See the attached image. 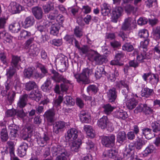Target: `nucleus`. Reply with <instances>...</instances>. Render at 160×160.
<instances>
[{
	"label": "nucleus",
	"mask_w": 160,
	"mask_h": 160,
	"mask_svg": "<svg viewBox=\"0 0 160 160\" xmlns=\"http://www.w3.org/2000/svg\"><path fill=\"white\" fill-rule=\"evenodd\" d=\"M78 50L81 55H87L89 52L90 51V52L92 51H93L92 49H90L87 45H83L82 47H80Z\"/></svg>",
	"instance_id": "de8ad7c7"
},
{
	"label": "nucleus",
	"mask_w": 160,
	"mask_h": 160,
	"mask_svg": "<svg viewBox=\"0 0 160 160\" xmlns=\"http://www.w3.org/2000/svg\"><path fill=\"white\" fill-rule=\"evenodd\" d=\"M138 104L137 101L134 98L130 99L126 103L128 108L132 110Z\"/></svg>",
	"instance_id": "e433bc0d"
},
{
	"label": "nucleus",
	"mask_w": 160,
	"mask_h": 160,
	"mask_svg": "<svg viewBox=\"0 0 160 160\" xmlns=\"http://www.w3.org/2000/svg\"><path fill=\"white\" fill-rule=\"evenodd\" d=\"M32 12L37 19L39 20L42 18L43 13L41 7L38 6L34 7L32 8Z\"/></svg>",
	"instance_id": "2eb2a0df"
},
{
	"label": "nucleus",
	"mask_w": 160,
	"mask_h": 160,
	"mask_svg": "<svg viewBox=\"0 0 160 160\" xmlns=\"http://www.w3.org/2000/svg\"><path fill=\"white\" fill-rule=\"evenodd\" d=\"M132 20L131 17H128L125 19L122 25L121 29L125 31L130 30L131 28V23Z\"/></svg>",
	"instance_id": "aec40b11"
},
{
	"label": "nucleus",
	"mask_w": 160,
	"mask_h": 160,
	"mask_svg": "<svg viewBox=\"0 0 160 160\" xmlns=\"http://www.w3.org/2000/svg\"><path fill=\"white\" fill-rule=\"evenodd\" d=\"M98 88L94 85H89L87 89V92L89 94L90 92H92L94 94H95L98 91Z\"/></svg>",
	"instance_id": "13d9d810"
},
{
	"label": "nucleus",
	"mask_w": 160,
	"mask_h": 160,
	"mask_svg": "<svg viewBox=\"0 0 160 160\" xmlns=\"http://www.w3.org/2000/svg\"><path fill=\"white\" fill-rule=\"evenodd\" d=\"M118 154V151L115 149L111 148L103 153V155L104 157H107L109 158H114Z\"/></svg>",
	"instance_id": "4be33fe9"
},
{
	"label": "nucleus",
	"mask_w": 160,
	"mask_h": 160,
	"mask_svg": "<svg viewBox=\"0 0 160 160\" xmlns=\"http://www.w3.org/2000/svg\"><path fill=\"white\" fill-rule=\"evenodd\" d=\"M142 134L146 139H150L155 136L151 129L146 128L142 129Z\"/></svg>",
	"instance_id": "c85d7f7f"
},
{
	"label": "nucleus",
	"mask_w": 160,
	"mask_h": 160,
	"mask_svg": "<svg viewBox=\"0 0 160 160\" xmlns=\"http://www.w3.org/2000/svg\"><path fill=\"white\" fill-rule=\"evenodd\" d=\"M155 148L152 145H149L143 151V155L145 156L153 152Z\"/></svg>",
	"instance_id": "864d4df0"
},
{
	"label": "nucleus",
	"mask_w": 160,
	"mask_h": 160,
	"mask_svg": "<svg viewBox=\"0 0 160 160\" xmlns=\"http://www.w3.org/2000/svg\"><path fill=\"white\" fill-rule=\"evenodd\" d=\"M74 33L77 37L80 38L82 35V29L79 26H76L74 29Z\"/></svg>",
	"instance_id": "69168bd1"
},
{
	"label": "nucleus",
	"mask_w": 160,
	"mask_h": 160,
	"mask_svg": "<svg viewBox=\"0 0 160 160\" xmlns=\"http://www.w3.org/2000/svg\"><path fill=\"white\" fill-rule=\"evenodd\" d=\"M154 93V90L153 89L146 87L143 88L142 89L141 95L142 97L148 98L152 95Z\"/></svg>",
	"instance_id": "473e14b6"
},
{
	"label": "nucleus",
	"mask_w": 160,
	"mask_h": 160,
	"mask_svg": "<svg viewBox=\"0 0 160 160\" xmlns=\"http://www.w3.org/2000/svg\"><path fill=\"white\" fill-rule=\"evenodd\" d=\"M145 144V142L144 141L140 138H139L137 141V142L135 144V147L136 149L139 150Z\"/></svg>",
	"instance_id": "bf43d9fd"
},
{
	"label": "nucleus",
	"mask_w": 160,
	"mask_h": 160,
	"mask_svg": "<svg viewBox=\"0 0 160 160\" xmlns=\"http://www.w3.org/2000/svg\"><path fill=\"white\" fill-rule=\"evenodd\" d=\"M51 73L53 75L51 76V79L55 82H59L61 81L64 83H69L70 81L64 78L63 76L60 75L58 72L54 69L51 70Z\"/></svg>",
	"instance_id": "6e6552de"
},
{
	"label": "nucleus",
	"mask_w": 160,
	"mask_h": 160,
	"mask_svg": "<svg viewBox=\"0 0 160 160\" xmlns=\"http://www.w3.org/2000/svg\"><path fill=\"white\" fill-rule=\"evenodd\" d=\"M148 58V55L146 52H144L141 53L140 54L138 55L137 57V59L138 61L140 62H144V60L147 59Z\"/></svg>",
	"instance_id": "6e6d98bb"
},
{
	"label": "nucleus",
	"mask_w": 160,
	"mask_h": 160,
	"mask_svg": "<svg viewBox=\"0 0 160 160\" xmlns=\"http://www.w3.org/2000/svg\"><path fill=\"white\" fill-rule=\"evenodd\" d=\"M50 33L53 35L56 36L58 34L59 30V27L57 24H53L50 25Z\"/></svg>",
	"instance_id": "37998d69"
},
{
	"label": "nucleus",
	"mask_w": 160,
	"mask_h": 160,
	"mask_svg": "<svg viewBox=\"0 0 160 160\" xmlns=\"http://www.w3.org/2000/svg\"><path fill=\"white\" fill-rule=\"evenodd\" d=\"M33 69L32 68L29 67L25 69L24 71V75L26 78H30L33 73Z\"/></svg>",
	"instance_id": "4d7b16f0"
},
{
	"label": "nucleus",
	"mask_w": 160,
	"mask_h": 160,
	"mask_svg": "<svg viewBox=\"0 0 160 160\" xmlns=\"http://www.w3.org/2000/svg\"><path fill=\"white\" fill-rule=\"evenodd\" d=\"M138 36L141 38L144 39L147 38L148 36V31L146 29H142L139 31Z\"/></svg>",
	"instance_id": "680f3d73"
},
{
	"label": "nucleus",
	"mask_w": 160,
	"mask_h": 160,
	"mask_svg": "<svg viewBox=\"0 0 160 160\" xmlns=\"http://www.w3.org/2000/svg\"><path fill=\"white\" fill-rule=\"evenodd\" d=\"M31 33L28 31L22 30L20 32L19 37L21 39H26L32 37Z\"/></svg>",
	"instance_id": "58836bf2"
},
{
	"label": "nucleus",
	"mask_w": 160,
	"mask_h": 160,
	"mask_svg": "<svg viewBox=\"0 0 160 160\" xmlns=\"http://www.w3.org/2000/svg\"><path fill=\"white\" fill-rule=\"evenodd\" d=\"M9 11L12 14L19 13L22 10V7L15 2H12L8 6Z\"/></svg>",
	"instance_id": "9b49d317"
},
{
	"label": "nucleus",
	"mask_w": 160,
	"mask_h": 160,
	"mask_svg": "<svg viewBox=\"0 0 160 160\" xmlns=\"http://www.w3.org/2000/svg\"><path fill=\"white\" fill-rule=\"evenodd\" d=\"M150 40L148 39H145L144 41L140 42V49L144 52H146L147 51V47L148 45Z\"/></svg>",
	"instance_id": "c03bdc74"
},
{
	"label": "nucleus",
	"mask_w": 160,
	"mask_h": 160,
	"mask_svg": "<svg viewBox=\"0 0 160 160\" xmlns=\"http://www.w3.org/2000/svg\"><path fill=\"white\" fill-rule=\"evenodd\" d=\"M117 92L115 88L109 89L107 92V97L109 102H114L117 97Z\"/></svg>",
	"instance_id": "4468645a"
},
{
	"label": "nucleus",
	"mask_w": 160,
	"mask_h": 160,
	"mask_svg": "<svg viewBox=\"0 0 160 160\" xmlns=\"http://www.w3.org/2000/svg\"><path fill=\"white\" fill-rule=\"evenodd\" d=\"M51 24V22H48V23H43L41 24L37 23L36 28L37 30L40 32L42 33L46 32V28L49 27Z\"/></svg>",
	"instance_id": "a878e982"
},
{
	"label": "nucleus",
	"mask_w": 160,
	"mask_h": 160,
	"mask_svg": "<svg viewBox=\"0 0 160 160\" xmlns=\"http://www.w3.org/2000/svg\"><path fill=\"white\" fill-rule=\"evenodd\" d=\"M98 126L102 129H107L108 130H112V123L109 121L107 116H103L98 121Z\"/></svg>",
	"instance_id": "7ed1b4c3"
},
{
	"label": "nucleus",
	"mask_w": 160,
	"mask_h": 160,
	"mask_svg": "<svg viewBox=\"0 0 160 160\" xmlns=\"http://www.w3.org/2000/svg\"><path fill=\"white\" fill-rule=\"evenodd\" d=\"M45 14H48L54 9V2L52 1H48L46 4L42 6Z\"/></svg>",
	"instance_id": "393cba45"
},
{
	"label": "nucleus",
	"mask_w": 160,
	"mask_h": 160,
	"mask_svg": "<svg viewBox=\"0 0 160 160\" xmlns=\"http://www.w3.org/2000/svg\"><path fill=\"white\" fill-rule=\"evenodd\" d=\"M42 96V95L40 92L37 88L32 91L29 95V97L30 98L36 102L39 101Z\"/></svg>",
	"instance_id": "dca6fc26"
},
{
	"label": "nucleus",
	"mask_w": 160,
	"mask_h": 160,
	"mask_svg": "<svg viewBox=\"0 0 160 160\" xmlns=\"http://www.w3.org/2000/svg\"><path fill=\"white\" fill-rule=\"evenodd\" d=\"M149 80L150 83L152 85H156L159 80V76L158 74L152 73Z\"/></svg>",
	"instance_id": "ea45409f"
},
{
	"label": "nucleus",
	"mask_w": 160,
	"mask_h": 160,
	"mask_svg": "<svg viewBox=\"0 0 160 160\" xmlns=\"http://www.w3.org/2000/svg\"><path fill=\"white\" fill-rule=\"evenodd\" d=\"M123 50L126 51L128 52L132 51L134 49L133 46L129 43H125L122 46Z\"/></svg>",
	"instance_id": "e2e57ef3"
},
{
	"label": "nucleus",
	"mask_w": 160,
	"mask_h": 160,
	"mask_svg": "<svg viewBox=\"0 0 160 160\" xmlns=\"http://www.w3.org/2000/svg\"><path fill=\"white\" fill-rule=\"evenodd\" d=\"M64 103L68 106H73L75 104L74 100L69 96H66L63 98Z\"/></svg>",
	"instance_id": "49530a36"
},
{
	"label": "nucleus",
	"mask_w": 160,
	"mask_h": 160,
	"mask_svg": "<svg viewBox=\"0 0 160 160\" xmlns=\"http://www.w3.org/2000/svg\"><path fill=\"white\" fill-rule=\"evenodd\" d=\"M92 72L93 70L92 69L85 68L83 69L80 74H74V76L78 82H82L84 83L88 84L90 82L89 77L91 75Z\"/></svg>",
	"instance_id": "f03ea898"
},
{
	"label": "nucleus",
	"mask_w": 160,
	"mask_h": 160,
	"mask_svg": "<svg viewBox=\"0 0 160 160\" xmlns=\"http://www.w3.org/2000/svg\"><path fill=\"white\" fill-rule=\"evenodd\" d=\"M89 58L95 62L96 64L97 65H101L105 62L106 58L102 55H101L97 51H92L88 54Z\"/></svg>",
	"instance_id": "39448f33"
},
{
	"label": "nucleus",
	"mask_w": 160,
	"mask_h": 160,
	"mask_svg": "<svg viewBox=\"0 0 160 160\" xmlns=\"http://www.w3.org/2000/svg\"><path fill=\"white\" fill-rule=\"evenodd\" d=\"M51 152L52 155L55 156L57 155H65L68 152L64 148L60 145H56L52 147L51 148Z\"/></svg>",
	"instance_id": "ddd939ff"
},
{
	"label": "nucleus",
	"mask_w": 160,
	"mask_h": 160,
	"mask_svg": "<svg viewBox=\"0 0 160 160\" xmlns=\"http://www.w3.org/2000/svg\"><path fill=\"white\" fill-rule=\"evenodd\" d=\"M21 61L20 57L18 56L12 55L11 62V66L16 68L19 69Z\"/></svg>",
	"instance_id": "412c9836"
},
{
	"label": "nucleus",
	"mask_w": 160,
	"mask_h": 160,
	"mask_svg": "<svg viewBox=\"0 0 160 160\" xmlns=\"http://www.w3.org/2000/svg\"><path fill=\"white\" fill-rule=\"evenodd\" d=\"M28 96V95L25 94L20 97L17 105L18 107L20 109H17L16 111V115L17 118L19 119L22 120L23 121L27 117V113L24 112L22 108L27 104Z\"/></svg>",
	"instance_id": "f257e3e1"
},
{
	"label": "nucleus",
	"mask_w": 160,
	"mask_h": 160,
	"mask_svg": "<svg viewBox=\"0 0 160 160\" xmlns=\"http://www.w3.org/2000/svg\"><path fill=\"white\" fill-rule=\"evenodd\" d=\"M134 112V113L136 114L142 112L146 115H149L152 113L153 110L147 104L141 103L136 108Z\"/></svg>",
	"instance_id": "0eeeda50"
},
{
	"label": "nucleus",
	"mask_w": 160,
	"mask_h": 160,
	"mask_svg": "<svg viewBox=\"0 0 160 160\" xmlns=\"http://www.w3.org/2000/svg\"><path fill=\"white\" fill-rule=\"evenodd\" d=\"M0 138L2 142H6L8 139L9 136L6 128H3L1 130L0 132Z\"/></svg>",
	"instance_id": "4c0bfd02"
},
{
	"label": "nucleus",
	"mask_w": 160,
	"mask_h": 160,
	"mask_svg": "<svg viewBox=\"0 0 160 160\" xmlns=\"http://www.w3.org/2000/svg\"><path fill=\"white\" fill-rule=\"evenodd\" d=\"M118 75L117 71H114V72L108 74L107 73L106 76H107L108 81L113 82L115 81L116 77Z\"/></svg>",
	"instance_id": "09e8293b"
},
{
	"label": "nucleus",
	"mask_w": 160,
	"mask_h": 160,
	"mask_svg": "<svg viewBox=\"0 0 160 160\" xmlns=\"http://www.w3.org/2000/svg\"><path fill=\"white\" fill-rule=\"evenodd\" d=\"M58 10L56 9L54 10L53 12H50L49 13H48L46 17L47 18L50 20H54L56 19L58 16Z\"/></svg>",
	"instance_id": "3c124183"
},
{
	"label": "nucleus",
	"mask_w": 160,
	"mask_h": 160,
	"mask_svg": "<svg viewBox=\"0 0 160 160\" xmlns=\"http://www.w3.org/2000/svg\"><path fill=\"white\" fill-rule=\"evenodd\" d=\"M7 53L5 52L0 53V60L3 64L7 65L8 64V60L7 58Z\"/></svg>",
	"instance_id": "052dcab7"
},
{
	"label": "nucleus",
	"mask_w": 160,
	"mask_h": 160,
	"mask_svg": "<svg viewBox=\"0 0 160 160\" xmlns=\"http://www.w3.org/2000/svg\"><path fill=\"white\" fill-rule=\"evenodd\" d=\"M39 49L35 44L31 45L29 48L28 53L30 56L34 57L38 55L39 52Z\"/></svg>",
	"instance_id": "7c9ffc66"
},
{
	"label": "nucleus",
	"mask_w": 160,
	"mask_h": 160,
	"mask_svg": "<svg viewBox=\"0 0 160 160\" xmlns=\"http://www.w3.org/2000/svg\"><path fill=\"white\" fill-rule=\"evenodd\" d=\"M28 148V144L26 142H22L18 148V155L22 157L26 154L27 149Z\"/></svg>",
	"instance_id": "f3484780"
},
{
	"label": "nucleus",
	"mask_w": 160,
	"mask_h": 160,
	"mask_svg": "<svg viewBox=\"0 0 160 160\" xmlns=\"http://www.w3.org/2000/svg\"><path fill=\"white\" fill-rule=\"evenodd\" d=\"M126 81L124 80H121L120 81L116 82L115 86L117 88H120L122 87L124 88L127 87L128 85Z\"/></svg>",
	"instance_id": "0e129e2a"
},
{
	"label": "nucleus",
	"mask_w": 160,
	"mask_h": 160,
	"mask_svg": "<svg viewBox=\"0 0 160 160\" xmlns=\"http://www.w3.org/2000/svg\"><path fill=\"white\" fill-rule=\"evenodd\" d=\"M58 59L60 61L61 67L63 68L62 69L64 70H66L68 65L67 57L64 55H62L61 57L59 58Z\"/></svg>",
	"instance_id": "c9c22d12"
},
{
	"label": "nucleus",
	"mask_w": 160,
	"mask_h": 160,
	"mask_svg": "<svg viewBox=\"0 0 160 160\" xmlns=\"http://www.w3.org/2000/svg\"><path fill=\"white\" fill-rule=\"evenodd\" d=\"M80 133L78 132L75 128H72L68 130L66 134V139L68 141H72L76 140V139L80 138L78 135Z\"/></svg>",
	"instance_id": "423d86ee"
},
{
	"label": "nucleus",
	"mask_w": 160,
	"mask_h": 160,
	"mask_svg": "<svg viewBox=\"0 0 160 160\" xmlns=\"http://www.w3.org/2000/svg\"><path fill=\"white\" fill-rule=\"evenodd\" d=\"M151 126L152 132H157L160 131V120L155 121L152 122Z\"/></svg>",
	"instance_id": "a19ab883"
},
{
	"label": "nucleus",
	"mask_w": 160,
	"mask_h": 160,
	"mask_svg": "<svg viewBox=\"0 0 160 160\" xmlns=\"http://www.w3.org/2000/svg\"><path fill=\"white\" fill-rule=\"evenodd\" d=\"M63 100L62 97L59 95L58 98L54 100L53 106L57 108V110H58L59 108H61V104Z\"/></svg>",
	"instance_id": "603ef678"
},
{
	"label": "nucleus",
	"mask_w": 160,
	"mask_h": 160,
	"mask_svg": "<svg viewBox=\"0 0 160 160\" xmlns=\"http://www.w3.org/2000/svg\"><path fill=\"white\" fill-rule=\"evenodd\" d=\"M71 146V151L77 152L79 151L82 142L81 139L78 138L77 140L73 141Z\"/></svg>",
	"instance_id": "5701e85b"
},
{
	"label": "nucleus",
	"mask_w": 160,
	"mask_h": 160,
	"mask_svg": "<svg viewBox=\"0 0 160 160\" xmlns=\"http://www.w3.org/2000/svg\"><path fill=\"white\" fill-rule=\"evenodd\" d=\"M126 140V134L125 132L124 131L119 132L117 135V142L121 144H123Z\"/></svg>",
	"instance_id": "bb28decb"
},
{
	"label": "nucleus",
	"mask_w": 160,
	"mask_h": 160,
	"mask_svg": "<svg viewBox=\"0 0 160 160\" xmlns=\"http://www.w3.org/2000/svg\"><path fill=\"white\" fill-rule=\"evenodd\" d=\"M35 20L32 16L26 17L22 24V26L24 28H27L32 26L34 24Z\"/></svg>",
	"instance_id": "a211bd4d"
},
{
	"label": "nucleus",
	"mask_w": 160,
	"mask_h": 160,
	"mask_svg": "<svg viewBox=\"0 0 160 160\" xmlns=\"http://www.w3.org/2000/svg\"><path fill=\"white\" fill-rule=\"evenodd\" d=\"M51 84V78H47L46 81L41 86V88L43 92H49L52 88V87L50 86Z\"/></svg>",
	"instance_id": "c756f323"
},
{
	"label": "nucleus",
	"mask_w": 160,
	"mask_h": 160,
	"mask_svg": "<svg viewBox=\"0 0 160 160\" xmlns=\"http://www.w3.org/2000/svg\"><path fill=\"white\" fill-rule=\"evenodd\" d=\"M15 95L16 93L14 92L11 91L7 95L8 100L10 104H11L14 100V98Z\"/></svg>",
	"instance_id": "338daca9"
},
{
	"label": "nucleus",
	"mask_w": 160,
	"mask_h": 160,
	"mask_svg": "<svg viewBox=\"0 0 160 160\" xmlns=\"http://www.w3.org/2000/svg\"><path fill=\"white\" fill-rule=\"evenodd\" d=\"M39 68L41 73L36 72L35 74V77L36 78H42L48 74V70L47 68L43 65H41Z\"/></svg>",
	"instance_id": "cd10ccee"
},
{
	"label": "nucleus",
	"mask_w": 160,
	"mask_h": 160,
	"mask_svg": "<svg viewBox=\"0 0 160 160\" xmlns=\"http://www.w3.org/2000/svg\"><path fill=\"white\" fill-rule=\"evenodd\" d=\"M130 148H128L126 147L123 153V156L124 158L128 159L130 158V160L134 158L133 151H132Z\"/></svg>",
	"instance_id": "f704fd0d"
},
{
	"label": "nucleus",
	"mask_w": 160,
	"mask_h": 160,
	"mask_svg": "<svg viewBox=\"0 0 160 160\" xmlns=\"http://www.w3.org/2000/svg\"><path fill=\"white\" fill-rule=\"evenodd\" d=\"M115 136L111 134L101 137V142L102 145L107 148H112L115 145Z\"/></svg>",
	"instance_id": "20e7f679"
},
{
	"label": "nucleus",
	"mask_w": 160,
	"mask_h": 160,
	"mask_svg": "<svg viewBox=\"0 0 160 160\" xmlns=\"http://www.w3.org/2000/svg\"><path fill=\"white\" fill-rule=\"evenodd\" d=\"M55 115L54 110L53 109H49L44 113L43 116L48 123L52 124L54 122Z\"/></svg>",
	"instance_id": "1a4fd4ad"
},
{
	"label": "nucleus",
	"mask_w": 160,
	"mask_h": 160,
	"mask_svg": "<svg viewBox=\"0 0 160 160\" xmlns=\"http://www.w3.org/2000/svg\"><path fill=\"white\" fill-rule=\"evenodd\" d=\"M10 129L9 136L12 139H14L18 135V132L19 127L15 125H12L9 127Z\"/></svg>",
	"instance_id": "6ab92c4d"
},
{
	"label": "nucleus",
	"mask_w": 160,
	"mask_h": 160,
	"mask_svg": "<svg viewBox=\"0 0 160 160\" xmlns=\"http://www.w3.org/2000/svg\"><path fill=\"white\" fill-rule=\"evenodd\" d=\"M123 11L121 7H118L115 8L112 12V21L116 23L118 18L121 16Z\"/></svg>",
	"instance_id": "f8f14e48"
},
{
	"label": "nucleus",
	"mask_w": 160,
	"mask_h": 160,
	"mask_svg": "<svg viewBox=\"0 0 160 160\" xmlns=\"http://www.w3.org/2000/svg\"><path fill=\"white\" fill-rule=\"evenodd\" d=\"M37 85L36 82L33 81H29L25 84V88L26 90L30 91L36 88Z\"/></svg>",
	"instance_id": "a18cd8bd"
},
{
	"label": "nucleus",
	"mask_w": 160,
	"mask_h": 160,
	"mask_svg": "<svg viewBox=\"0 0 160 160\" xmlns=\"http://www.w3.org/2000/svg\"><path fill=\"white\" fill-rule=\"evenodd\" d=\"M102 107L104 109L103 110L104 112L107 114L110 113L114 108V107H112L109 104H104L102 106Z\"/></svg>",
	"instance_id": "8fccbe9b"
},
{
	"label": "nucleus",
	"mask_w": 160,
	"mask_h": 160,
	"mask_svg": "<svg viewBox=\"0 0 160 160\" xmlns=\"http://www.w3.org/2000/svg\"><path fill=\"white\" fill-rule=\"evenodd\" d=\"M34 41V38L31 37L28 39L24 43L25 47L26 48H28L29 46L32 44Z\"/></svg>",
	"instance_id": "774afa93"
},
{
	"label": "nucleus",
	"mask_w": 160,
	"mask_h": 160,
	"mask_svg": "<svg viewBox=\"0 0 160 160\" xmlns=\"http://www.w3.org/2000/svg\"><path fill=\"white\" fill-rule=\"evenodd\" d=\"M113 116L118 118L124 120L128 117L127 112L122 110H117L113 113Z\"/></svg>",
	"instance_id": "b1692460"
},
{
	"label": "nucleus",
	"mask_w": 160,
	"mask_h": 160,
	"mask_svg": "<svg viewBox=\"0 0 160 160\" xmlns=\"http://www.w3.org/2000/svg\"><path fill=\"white\" fill-rule=\"evenodd\" d=\"M107 72L105 71L104 68L103 67H98L96 69L95 75L96 78H100L102 75H106Z\"/></svg>",
	"instance_id": "72a5a7b5"
},
{
	"label": "nucleus",
	"mask_w": 160,
	"mask_h": 160,
	"mask_svg": "<svg viewBox=\"0 0 160 160\" xmlns=\"http://www.w3.org/2000/svg\"><path fill=\"white\" fill-rule=\"evenodd\" d=\"M66 123L62 121H58L53 125V132L57 134L65 130Z\"/></svg>",
	"instance_id": "9d476101"
},
{
	"label": "nucleus",
	"mask_w": 160,
	"mask_h": 160,
	"mask_svg": "<svg viewBox=\"0 0 160 160\" xmlns=\"http://www.w3.org/2000/svg\"><path fill=\"white\" fill-rule=\"evenodd\" d=\"M79 117L82 123H88L89 122V116L87 112L81 111L79 114Z\"/></svg>",
	"instance_id": "2f4dec72"
},
{
	"label": "nucleus",
	"mask_w": 160,
	"mask_h": 160,
	"mask_svg": "<svg viewBox=\"0 0 160 160\" xmlns=\"http://www.w3.org/2000/svg\"><path fill=\"white\" fill-rule=\"evenodd\" d=\"M16 68L10 66L9 68L7 69V72L6 74L7 79H11L14 75L16 72Z\"/></svg>",
	"instance_id": "79ce46f5"
},
{
	"label": "nucleus",
	"mask_w": 160,
	"mask_h": 160,
	"mask_svg": "<svg viewBox=\"0 0 160 160\" xmlns=\"http://www.w3.org/2000/svg\"><path fill=\"white\" fill-rule=\"evenodd\" d=\"M123 89L121 92L124 98V101H127L129 98V97L128 95L129 92H130L129 88L128 85L127 87H125Z\"/></svg>",
	"instance_id": "5fc2aeb1"
}]
</instances>
